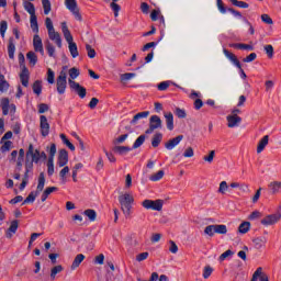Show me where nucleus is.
<instances>
[{"mask_svg":"<svg viewBox=\"0 0 281 281\" xmlns=\"http://www.w3.org/2000/svg\"><path fill=\"white\" fill-rule=\"evenodd\" d=\"M119 203L124 216L128 218L131 216V210H133V203H135V198L131 193H122L119 195Z\"/></svg>","mask_w":281,"mask_h":281,"instance_id":"nucleus-1","label":"nucleus"},{"mask_svg":"<svg viewBox=\"0 0 281 281\" xmlns=\"http://www.w3.org/2000/svg\"><path fill=\"white\" fill-rule=\"evenodd\" d=\"M204 234L213 238L214 234L225 236L227 234V225L225 224H211L204 228Z\"/></svg>","mask_w":281,"mask_h":281,"instance_id":"nucleus-2","label":"nucleus"},{"mask_svg":"<svg viewBox=\"0 0 281 281\" xmlns=\"http://www.w3.org/2000/svg\"><path fill=\"white\" fill-rule=\"evenodd\" d=\"M223 54L226 56V58H228V60H231V63H233V65H235V67H237V69H239L240 78H243L244 80L247 79V74H245L243 65H240V60H238V57L226 48L223 49Z\"/></svg>","mask_w":281,"mask_h":281,"instance_id":"nucleus-3","label":"nucleus"},{"mask_svg":"<svg viewBox=\"0 0 281 281\" xmlns=\"http://www.w3.org/2000/svg\"><path fill=\"white\" fill-rule=\"evenodd\" d=\"M65 5L69 12L75 16L76 21L82 23V14L80 13V8H78V1L76 0H65Z\"/></svg>","mask_w":281,"mask_h":281,"instance_id":"nucleus-4","label":"nucleus"},{"mask_svg":"<svg viewBox=\"0 0 281 281\" xmlns=\"http://www.w3.org/2000/svg\"><path fill=\"white\" fill-rule=\"evenodd\" d=\"M142 205L145 210L161 212L164 210V200H144Z\"/></svg>","mask_w":281,"mask_h":281,"instance_id":"nucleus-5","label":"nucleus"},{"mask_svg":"<svg viewBox=\"0 0 281 281\" xmlns=\"http://www.w3.org/2000/svg\"><path fill=\"white\" fill-rule=\"evenodd\" d=\"M57 93L63 95L67 89V71L61 70L56 80Z\"/></svg>","mask_w":281,"mask_h":281,"instance_id":"nucleus-6","label":"nucleus"},{"mask_svg":"<svg viewBox=\"0 0 281 281\" xmlns=\"http://www.w3.org/2000/svg\"><path fill=\"white\" fill-rule=\"evenodd\" d=\"M68 85L71 91H74L77 95H79L81 100H83V98H87V88L82 87L80 83L71 79H68Z\"/></svg>","mask_w":281,"mask_h":281,"instance_id":"nucleus-7","label":"nucleus"},{"mask_svg":"<svg viewBox=\"0 0 281 281\" xmlns=\"http://www.w3.org/2000/svg\"><path fill=\"white\" fill-rule=\"evenodd\" d=\"M162 122L161 117L157 115H151L149 119V127L145 131L146 135H150L157 131V128H161Z\"/></svg>","mask_w":281,"mask_h":281,"instance_id":"nucleus-8","label":"nucleus"},{"mask_svg":"<svg viewBox=\"0 0 281 281\" xmlns=\"http://www.w3.org/2000/svg\"><path fill=\"white\" fill-rule=\"evenodd\" d=\"M31 161H34V164H38L41 161V151L38 149L34 150V145L30 144L29 149L26 151V159H30Z\"/></svg>","mask_w":281,"mask_h":281,"instance_id":"nucleus-9","label":"nucleus"},{"mask_svg":"<svg viewBox=\"0 0 281 281\" xmlns=\"http://www.w3.org/2000/svg\"><path fill=\"white\" fill-rule=\"evenodd\" d=\"M40 128L43 137H47V135H49V122L47 121V116H40Z\"/></svg>","mask_w":281,"mask_h":281,"instance_id":"nucleus-10","label":"nucleus"},{"mask_svg":"<svg viewBox=\"0 0 281 281\" xmlns=\"http://www.w3.org/2000/svg\"><path fill=\"white\" fill-rule=\"evenodd\" d=\"M280 218H281V214L267 215L261 220V225H265L266 227L269 225H276V223H279Z\"/></svg>","mask_w":281,"mask_h":281,"instance_id":"nucleus-11","label":"nucleus"},{"mask_svg":"<svg viewBox=\"0 0 281 281\" xmlns=\"http://www.w3.org/2000/svg\"><path fill=\"white\" fill-rule=\"evenodd\" d=\"M33 47H34V52H40L42 56H45V49L43 48V40L38 35V33H36L33 36Z\"/></svg>","mask_w":281,"mask_h":281,"instance_id":"nucleus-12","label":"nucleus"},{"mask_svg":"<svg viewBox=\"0 0 281 281\" xmlns=\"http://www.w3.org/2000/svg\"><path fill=\"white\" fill-rule=\"evenodd\" d=\"M1 106H2L3 115H8V113H10V108L13 113H16V105H14V104L10 105V99H8V98L1 99Z\"/></svg>","mask_w":281,"mask_h":281,"instance_id":"nucleus-13","label":"nucleus"},{"mask_svg":"<svg viewBox=\"0 0 281 281\" xmlns=\"http://www.w3.org/2000/svg\"><path fill=\"white\" fill-rule=\"evenodd\" d=\"M68 162H69V153H67V149H60L58 155L57 166H59V168H65V166H67Z\"/></svg>","mask_w":281,"mask_h":281,"instance_id":"nucleus-14","label":"nucleus"},{"mask_svg":"<svg viewBox=\"0 0 281 281\" xmlns=\"http://www.w3.org/2000/svg\"><path fill=\"white\" fill-rule=\"evenodd\" d=\"M227 120V126L228 128H236V126H238V124H240L243 122V119L238 115H227L226 116Z\"/></svg>","mask_w":281,"mask_h":281,"instance_id":"nucleus-15","label":"nucleus"},{"mask_svg":"<svg viewBox=\"0 0 281 281\" xmlns=\"http://www.w3.org/2000/svg\"><path fill=\"white\" fill-rule=\"evenodd\" d=\"M181 142H183V135H178L165 143V148H167V150H172L176 146H179Z\"/></svg>","mask_w":281,"mask_h":281,"instance_id":"nucleus-16","label":"nucleus"},{"mask_svg":"<svg viewBox=\"0 0 281 281\" xmlns=\"http://www.w3.org/2000/svg\"><path fill=\"white\" fill-rule=\"evenodd\" d=\"M48 38L54 41L57 47H63V38L60 37V33L56 32V30L48 31Z\"/></svg>","mask_w":281,"mask_h":281,"instance_id":"nucleus-17","label":"nucleus"},{"mask_svg":"<svg viewBox=\"0 0 281 281\" xmlns=\"http://www.w3.org/2000/svg\"><path fill=\"white\" fill-rule=\"evenodd\" d=\"M258 278H259V281H269V276L262 272V267L257 268L250 281H258Z\"/></svg>","mask_w":281,"mask_h":281,"instance_id":"nucleus-18","label":"nucleus"},{"mask_svg":"<svg viewBox=\"0 0 281 281\" xmlns=\"http://www.w3.org/2000/svg\"><path fill=\"white\" fill-rule=\"evenodd\" d=\"M61 32L68 45L74 43V36L71 35V31H69V27L67 26V22H61Z\"/></svg>","mask_w":281,"mask_h":281,"instance_id":"nucleus-19","label":"nucleus"},{"mask_svg":"<svg viewBox=\"0 0 281 281\" xmlns=\"http://www.w3.org/2000/svg\"><path fill=\"white\" fill-rule=\"evenodd\" d=\"M268 188H269V191H270L271 194H273V195L280 194V192H281V181H278V180L271 181L268 184Z\"/></svg>","mask_w":281,"mask_h":281,"instance_id":"nucleus-20","label":"nucleus"},{"mask_svg":"<svg viewBox=\"0 0 281 281\" xmlns=\"http://www.w3.org/2000/svg\"><path fill=\"white\" fill-rule=\"evenodd\" d=\"M20 80H21L23 87H29V85H30V70L27 69V67H24V69H22V71L20 74Z\"/></svg>","mask_w":281,"mask_h":281,"instance_id":"nucleus-21","label":"nucleus"},{"mask_svg":"<svg viewBox=\"0 0 281 281\" xmlns=\"http://www.w3.org/2000/svg\"><path fill=\"white\" fill-rule=\"evenodd\" d=\"M148 115H150L149 111H144V112H139L136 115L133 116L131 124L132 126H135V124H137V122H139V120H146V117H148Z\"/></svg>","mask_w":281,"mask_h":281,"instance_id":"nucleus-22","label":"nucleus"},{"mask_svg":"<svg viewBox=\"0 0 281 281\" xmlns=\"http://www.w3.org/2000/svg\"><path fill=\"white\" fill-rule=\"evenodd\" d=\"M269 145V135L263 136L257 145V154L260 155L265 148Z\"/></svg>","mask_w":281,"mask_h":281,"instance_id":"nucleus-23","label":"nucleus"},{"mask_svg":"<svg viewBox=\"0 0 281 281\" xmlns=\"http://www.w3.org/2000/svg\"><path fill=\"white\" fill-rule=\"evenodd\" d=\"M16 229H19V220L11 222L10 227L7 231V238H12V235L16 234Z\"/></svg>","mask_w":281,"mask_h":281,"instance_id":"nucleus-24","label":"nucleus"},{"mask_svg":"<svg viewBox=\"0 0 281 281\" xmlns=\"http://www.w3.org/2000/svg\"><path fill=\"white\" fill-rule=\"evenodd\" d=\"M34 0H25L23 2L24 10L30 13L31 16L36 15V8L34 7V3L30 2Z\"/></svg>","mask_w":281,"mask_h":281,"instance_id":"nucleus-25","label":"nucleus"},{"mask_svg":"<svg viewBox=\"0 0 281 281\" xmlns=\"http://www.w3.org/2000/svg\"><path fill=\"white\" fill-rule=\"evenodd\" d=\"M165 119H166V125L168 131H173L175 130V116L172 115V112L165 113Z\"/></svg>","mask_w":281,"mask_h":281,"instance_id":"nucleus-26","label":"nucleus"},{"mask_svg":"<svg viewBox=\"0 0 281 281\" xmlns=\"http://www.w3.org/2000/svg\"><path fill=\"white\" fill-rule=\"evenodd\" d=\"M83 261H85V255L82 254L77 255L70 267L71 271H76V269H78V267H80V265H82Z\"/></svg>","mask_w":281,"mask_h":281,"instance_id":"nucleus-27","label":"nucleus"},{"mask_svg":"<svg viewBox=\"0 0 281 281\" xmlns=\"http://www.w3.org/2000/svg\"><path fill=\"white\" fill-rule=\"evenodd\" d=\"M14 52H16V46L14 45V38L10 37L9 45H8V54H9V58H11V60H13V58H14Z\"/></svg>","mask_w":281,"mask_h":281,"instance_id":"nucleus-28","label":"nucleus"},{"mask_svg":"<svg viewBox=\"0 0 281 281\" xmlns=\"http://www.w3.org/2000/svg\"><path fill=\"white\" fill-rule=\"evenodd\" d=\"M64 270H65V268H63L61 265H57V266L53 267L50 269V280L52 281L56 280V276H58V273H63Z\"/></svg>","mask_w":281,"mask_h":281,"instance_id":"nucleus-29","label":"nucleus"},{"mask_svg":"<svg viewBox=\"0 0 281 281\" xmlns=\"http://www.w3.org/2000/svg\"><path fill=\"white\" fill-rule=\"evenodd\" d=\"M26 59L29 60L31 67H35L38 63V56H36V53L32 50L26 54Z\"/></svg>","mask_w":281,"mask_h":281,"instance_id":"nucleus-30","label":"nucleus"},{"mask_svg":"<svg viewBox=\"0 0 281 281\" xmlns=\"http://www.w3.org/2000/svg\"><path fill=\"white\" fill-rule=\"evenodd\" d=\"M83 215L89 218L90 223H94V221L98 218V213L93 209H88L83 212Z\"/></svg>","mask_w":281,"mask_h":281,"instance_id":"nucleus-31","label":"nucleus"},{"mask_svg":"<svg viewBox=\"0 0 281 281\" xmlns=\"http://www.w3.org/2000/svg\"><path fill=\"white\" fill-rule=\"evenodd\" d=\"M161 139H164V134L161 133H156L153 138H151V146L153 148H157L159 147V145L161 144Z\"/></svg>","mask_w":281,"mask_h":281,"instance_id":"nucleus-32","label":"nucleus"},{"mask_svg":"<svg viewBox=\"0 0 281 281\" xmlns=\"http://www.w3.org/2000/svg\"><path fill=\"white\" fill-rule=\"evenodd\" d=\"M10 89V83L5 80V76L0 75V93H5Z\"/></svg>","mask_w":281,"mask_h":281,"instance_id":"nucleus-33","label":"nucleus"},{"mask_svg":"<svg viewBox=\"0 0 281 281\" xmlns=\"http://www.w3.org/2000/svg\"><path fill=\"white\" fill-rule=\"evenodd\" d=\"M44 188H45V173L41 172L38 176V183H37L36 192H38V193L43 192Z\"/></svg>","mask_w":281,"mask_h":281,"instance_id":"nucleus-34","label":"nucleus"},{"mask_svg":"<svg viewBox=\"0 0 281 281\" xmlns=\"http://www.w3.org/2000/svg\"><path fill=\"white\" fill-rule=\"evenodd\" d=\"M117 1L120 0H112V2L110 3V8L113 11L115 18L120 16V10H122V7L117 4Z\"/></svg>","mask_w":281,"mask_h":281,"instance_id":"nucleus-35","label":"nucleus"},{"mask_svg":"<svg viewBox=\"0 0 281 281\" xmlns=\"http://www.w3.org/2000/svg\"><path fill=\"white\" fill-rule=\"evenodd\" d=\"M30 23H31V30L35 33L38 34V20L36 15H31L30 18Z\"/></svg>","mask_w":281,"mask_h":281,"instance_id":"nucleus-36","label":"nucleus"},{"mask_svg":"<svg viewBox=\"0 0 281 281\" xmlns=\"http://www.w3.org/2000/svg\"><path fill=\"white\" fill-rule=\"evenodd\" d=\"M68 48L72 58H78V56H80L78 53V45L75 42L68 44Z\"/></svg>","mask_w":281,"mask_h":281,"instance_id":"nucleus-37","label":"nucleus"},{"mask_svg":"<svg viewBox=\"0 0 281 281\" xmlns=\"http://www.w3.org/2000/svg\"><path fill=\"white\" fill-rule=\"evenodd\" d=\"M38 191H33L31 192L26 199L23 201L22 205H25L27 203H34V201H36V196H38Z\"/></svg>","mask_w":281,"mask_h":281,"instance_id":"nucleus-38","label":"nucleus"},{"mask_svg":"<svg viewBox=\"0 0 281 281\" xmlns=\"http://www.w3.org/2000/svg\"><path fill=\"white\" fill-rule=\"evenodd\" d=\"M249 229H251V223L249 222H243L238 227L239 234H247Z\"/></svg>","mask_w":281,"mask_h":281,"instance_id":"nucleus-39","label":"nucleus"},{"mask_svg":"<svg viewBox=\"0 0 281 281\" xmlns=\"http://www.w3.org/2000/svg\"><path fill=\"white\" fill-rule=\"evenodd\" d=\"M33 93H35V95H41V93H43V85L41 83V80H36L33 83Z\"/></svg>","mask_w":281,"mask_h":281,"instance_id":"nucleus-40","label":"nucleus"},{"mask_svg":"<svg viewBox=\"0 0 281 281\" xmlns=\"http://www.w3.org/2000/svg\"><path fill=\"white\" fill-rule=\"evenodd\" d=\"M59 137L63 140V143L65 144V146H67V148H69V150H72V151L76 150V146H74L71 144V142L69 140V138H67V135L60 134Z\"/></svg>","mask_w":281,"mask_h":281,"instance_id":"nucleus-41","label":"nucleus"},{"mask_svg":"<svg viewBox=\"0 0 281 281\" xmlns=\"http://www.w3.org/2000/svg\"><path fill=\"white\" fill-rule=\"evenodd\" d=\"M113 150L119 155H126V153H131V147L128 146H115Z\"/></svg>","mask_w":281,"mask_h":281,"instance_id":"nucleus-42","label":"nucleus"},{"mask_svg":"<svg viewBox=\"0 0 281 281\" xmlns=\"http://www.w3.org/2000/svg\"><path fill=\"white\" fill-rule=\"evenodd\" d=\"M12 149V140H3L2 146L0 148L1 153H10Z\"/></svg>","mask_w":281,"mask_h":281,"instance_id":"nucleus-43","label":"nucleus"},{"mask_svg":"<svg viewBox=\"0 0 281 281\" xmlns=\"http://www.w3.org/2000/svg\"><path fill=\"white\" fill-rule=\"evenodd\" d=\"M69 74V80H76L78 76H80V70L76 67H72L68 70Z\"/></svg>","mask_w":281,"mask_h":281,"instance_id":"nucleus-44","label":"nucleus"},{"mask_svg":"<svg viewBox=\"0 0 281 281\" xmlns=\"http://www.w3.org/2000/svg\"><path fill=\"white\" fill-rule=\"evenodd\" d=\"M5 32H8V21L2 20L0 22V35L2 38H5Z\"/></svg>","mask_w":281,"mask_h":281,"instance_id":"nucleus-45","label":"nucleus"},{"mask_svg":"<svg viewBox=\"0 0 281 281\" xmlns=\"http://www.w3.org/2000/svg\"><path fill=\"white\" fill-rule=\"evenodd\" d=\"M164 170H159L157 173H154L149 177V181H161L164 179Z\"/></svg>","mask_w":281,"mask_h":281,"instance_id":"nucleus-46","label":"nucleus"},{"mask_svg":"<svg viewBox=\"0 0 281 281\" xmlns=\"http://www.w3.org/2000/svg\"><path fill=\"white\" fill-rule=\"evenodd\" d=\"M227 190H229V186L227 184V181H222L220 183V188H218L217 192L220 194H227Z\"/></svg>","mask_w":281,"mask_h":281,"instance_id":"nucleus-47","label":"nucleus"},{"mask_svg":"<svg viewBox=\"0 0 281 281\" xmlns=\"http://www.w3.org/2000/svg\"><path fill=\"white\" fill-rule=\"evenodd\" d=\"M229 1L236 8H243V9L249 8V3L245 2V1H239V0H229Z\"/></svg>","mask_w":281,"mask_h":281,"instance_id":"nucleus-48","label":"nucleus"},{"mask_svg":"<svg viewBox=\"0 0 281 281\" xmlns=\"http://www.w3.org/2000/svg\"><path fill=\"white\" fill-rule=\"evenodd\" d=\"M44 14H49L52 12V2L49 0H42Z\"/></svg>","mask_w":281,"mask_h":281,"instance_id":"nucleus-49","label":"nucleus"},{"mask_svg":"<svg viewBox=\"0 0 281 281\" xmlns=\"http://www.w3.org/2000/svg\"><path fill=\"white\" fill-rule=\"evenodd\" d=\"M263 52L267 54L268 58H270V59L273 58V54H274L273 45H271V44L265 45Z\"/></svg>","mask_w":281,"mask_h":281,"instance_id":"nucleus-50","label":"nucleus"},{"mask_svg":"<svg viewBox=\"0 0 281 281\" xmlns=\"http://www.w3.org/2000/svg\"><path fill=\"white\" fill-rule=\"evenodd\" d=\"M46 49H47L48 56L50 58H54V54L56 53V48L54 47V45L49 41L46 42Z\"/></svg>","mask_w":281,"mask_h":281,"instance_id":"nucleus-51","label":"nucleus"},{"mask_svg":"<svg viewBox=\"0 0 281 281\" xmlns=\"http://www.w3.org/2000/svg\"><path fill=\"white\" fill-rule=\"evenodd\" d=\"M144 142H146V135H140L133 144V148H139L144 144Z\"/></svg>","mask_w":281,"mask_h":281,"instance_id":"nucleus-52","label":"nucleus"},{"mask_svg":"<svg viewBox=\"0 0 281 281\" xmlns=\"http://www.w3.org/2000/svg\"><path fill=\"white\" fill-rule=\"evenodd\" d=\"M212 273H214V268H212L211 266H205L204 270H203L204 280H207V278H210V276H212Z\"/></svg>","mask_w":281,"mask_h":281,"instance_id":"nucleus-53","label":"nucleus"},{"mask_svg":"<svg viewBox=\"0 0 281 281\" xmlns=\"http://www.w3.org/2000/svg\"><path fill=\"white\" fill-rule=\"evenodd\" d=\"M135 74L134 72H125L121 75V82H127V80H133V78H135Z\"/></svg>","mask_w":281,"mask_h":281,"instance_id":"nucleus-54","label":"nucleus"},{"mask_svg":"<svg viewBox=\"0 0 281 281\" xmlns=\"http://www.w3.org/2000/svg\"><path fill=\"white\" fill-rule=\"evenodd\" d=\"M214 157H216V151L211 150L209 155L203 157V161H206V164H212V161H214Z\"/></svg>","mask_w":281,"mask_h":281,"instance_id":"nucleus-55","label":"nucleus"},{"mask_svg":"<svg viewBox=\"0 0 281 281\" xmlns=\"http://www.w3.org/2000/svg\"><path fill=\"white\" fill-rule=\"evenodd\" d=\"M261 21L262 23H266V25H273V19L267 13L261 14Z\"/></svg>","mask_w":281,"mask_h":281,"instance_id":"nucleus-56","label":"nucleus"},{"mask_svg":"<svg viewBox=\"0 0 281 281\" xmlns=\"http://www.w3.org/2000/svg\"><path fill=\"white\" fill-rule=\"evenodd\" d=\"M47 173L49 177H52V175H54V159L48 158L47 160Z\"/></svg>","mask_w":281,"mask_h":281,"instance_id":"nucleus-57","label":"nucleus"},{"mask_svg":"<svg viewBox=\"0 0 281 281\" xmlns=\"http://www.w3.org/2000/svg\"><path fill=\"white\" fill-rule=\"evenodd\" d=\"M47 82H48V85H54V82H55V75H54V70H52V68H48V70H47Z\"/></svg>","mask_w":281,"mask_h":281,"instance_id":"nucleus-58","label":"nucleus"},{"mask_svg":"<svg viewBox=\"0 0 281 281\" xmlns=\"http://www.w3.org/2000/svg\"><path fill=\"white\" fill-rule=\"evenodd\" d=\"M86 50H87V54L90 58L95 57V49L93 47H91V45L86 44Z\"/></svg>","mask_w":281,"mask_h":281,"instance_id":"nucleus-59","label":"nucleus"},{"mask_svg":"<svg viewBox=\"0 0 281 281\" xmlns=\"http://www.w3.org/2000/svg\"><path fill=\"white\" fill-rule=\"evenodd\" d=\"M148 256H149V254L147 251L146 252H140L136 256V261L137 262H144V260L148 259Z\"/></svg>","mask_w":281,"mask_h":281,"instance_id":"nucleus-60","label":"nucleus"},{"mask_svg":"<svg viewBox=\"0 0 281 281\" xmlns=\"http://www.w3.org/2000/svg\"><path fill=\"white\" fill-rule=\"evenodd\" d=\"M169 251L171 254H177V251H179V246H177V243H175L173 240L169 241Z\"/></svg>","mask_w":281,"mask_h":281,"instance_id":"nucleus-61","label":"nucleus"},{"mask_svg":"<svg viewBox=\"0 0 281 281\" xmlns=\"http://www.w3.org/2000/svg\"><path fill=\"white\" fill-rule=\"evenodd\" d=\"M258 58V55L256 53H251L246 58L243 59V63H254Z\"/></svg>","mask_w":281,"mask_h":281,"instance_id":"nucleus-62","label":"nucleus"},{"mask_svg":"<svg viewBox=\"0 0 281 281\" xmlns=\"http://www.w3.org/2000/svg\"><path fill=\"white\" fill-rule=\"evenodd\" d=\"M176 115H177V117H179L180 120L186 119V116H187L186 110H182V109H180V108H177V109H176Z\"/></svg>","mask_w":281,"mask_h":281,"instance_id":"nucleus-63","label":"nucleus"},{"mask_svg":"<svg viewBox=\"0 0 281 281\" xmlns=\"http://www.w3.org/2000/svg\"><path fill=\"white\" fill-rule=\"evenodd\" d=\"M94 265H104V254L94 257Z\"/></svg>","mask_w":281,"mask_h":281,"instance_id":"nucleus-64","label":"nucleus"}]
</instances>
